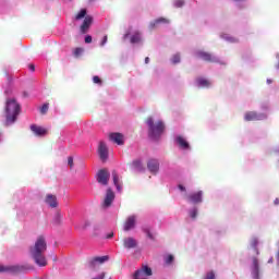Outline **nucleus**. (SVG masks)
<instances>
[{
    "instance_id": "ea45409f",
    "label": "nucleus",
    "mask_w": 279,
    "mask_h": 279,
    "mask_svg": "<svg viewBox=\"0 0 279 279\" xmlns=\"http://www.w3.org/2000/svg\"><path fill=\"white\" fill-rule=\"evenodd\" d=\"M112 236H114V232H110L109 234H107V239H112Z\"/></svg>"
},
{
    "instance_id": "aec40b11",
    "label": "nucleus",
    "mask_w": 279,
    "mask_h": 279,
    "mask_svg": "<svg viewBox=\"0 0 279 279\" xmlns=\"http://www.w3.org/2000/svg\"><path fill=\"white\" fill-rule=\"evenodd\" d=\"M177 143L182 149H189L190 147L189 142H186V140H184V137L181 135L177 136Z\"/></svg>"
},
{
    "instance_id": "412c9836",
    "label": "nucleus",
    "mask_w": 279,
    "mask_h": 279,
    "mask_svg": "<svg viewBox=\"0 0 279 279\" xmlns=\"http://www.w3.org/2000/svg\"><path fill=\"white\" fill-rule=\"evenodd\" d=\"M253 277L255 279H258V274H259V266H258V258L254 257L253 258Z\"/></svg>"
},
{
    "instance_id": "c9c22d12",
    "label": "nucleus",
    "mask_w": 279,
    "mask_h": 279,
    "mask_svg": "<svg viewBox=\"0 0 279 279\" xmlns=\"http://www.w3.org/2000/svg\"><path fill=\"white\" fill-rule=\"evenodd\" d=\"M205 279H215V272L214 271L208 272Z\"/></svg>"
},
{
    "instance_id": "f257e3e1",
    "label": "nucleus",
    "mask_w": 279,
    "mask_h": 279,
    "mask_svg": "<svg viewBox=\"0 0 279 279\" xmlns=\"http://www.w3.org/2000/svg\"><path fill=\"white\" fill-rule=\"evenodd\" d=\"M29 252L36 265L39 267H47V258L45 257V252H47V240H45L44 235L37 238L34 246H31Z\"/></svg>"
},
{
    "instance_id": "4be33fe9",
    "label": "nucleus",
    "mask_w": 279,
    "mask_h": 279,
    "mask_svg": "<svg viewBox=\"0 0 279 279\" xmlns=\"http://www.w3.org/2000/svg\"><path fill=\"white\" fill-rule=\"evenodd\" d=\"M197 82V85L201 87V88H208V86H210V81L206 80V78H197L196 80Z\"/></svg>"
},
{
    "instance_id": "a878e982",
    "label": "nucleus",
    "mask_w": 279,
    "mask_h": 279,
    "mask_svg": "<svg viewBox=\"0 0 279 279\" xmlns=\"http://www.w3.org/2000/svg\"><path fill=\"white\" fill-rule=\"evenodd\" d=\"M140 271H142V274H144V276H151V274H153L149 266H143V268Z\"/></svg>"
},
{
    "instance_id": "49530a36",
    "label": "nucleus",
    "mask_w": 279,
    "mask_h": 279,
    "mask_svg": "<svg viewBox=\"0 0 279 279\" xmlns=\"http://www.w3.org/2000/svg\"><path fill=\"white\" fill-rule=\"evenodd\" d=\"M24 96H25V97H27V94H26V93H24Z\"/></svg>"
},
{
    "instance_id": "4468645a",
    "label": "nucleus",
    "mask_w": 279,
    "mask_h": 279,
    "mask_svg": "<svg viewBox=\"0 0 279 279\" xmlns=\"http://www.w3.org/2000/svg\"><path fill=\"white\" fill-rule=\"evenodd\" d=\"M202 195H204L202 191L192 193L187 196V202H190L191 204H201Z\"/></svg>"
},
{
    "instance_id": "c03bdc74",
    "label": "nucleus",
    "mask_w": 279,
    "mask_h": 279,
    "mask_svg": "<svg viewBox=\"0 0 279 279\" xmlns=\"http://www.w3.org/2000/svg\"><path fill=\"white\" fill-rule=\"evenodd\" d=\"M130 36V33H126L125 35H124V38H128Z\"/></svg>"
},
{
    "instance_id": "20e7f679",
    "label": "nucleus",
    "mask_w": 279,
    "mask_h": 279,
    "mask_svg": "<svg viewBox=\"0 0 279 279\" xmlns=\"http://www.w3.org/2000/svg\"><path fill=\"white\" fill-rule=\"evenodd\" d=\"M84 19L80 29L81 33L86 34L90 26L93 25V17L88 15V11L86 9H81L80 12L75 15V21H82Z\"/></svg>"
},
{
    "instance_id": "a19ab883",
    "label": "nucleus",
    "mask_w": 279,
    "mask_h": 279,
    "mask_svg": "<svg viewBox=\"0 0 279 279\" xmlns=\"http://www.w3.org/2000/svg\"><path fill=\"white\" fill-rule=\"evenodd\" d=\"M181 191H186V187H184V185H182V184H179V186H178Z\"/></svg>"
},
{
    "instance_id": "7ed1b4c3",
    "label": "nucleus",
    "mask_w": 279,
    "mask_h": 279,
    "mask_svg": "<svg viewBox=\"0 0 279 279\" xmlns=\"http://www.w3.org/2000/svg\"><path fill=\"white\" fill-rule=\"evenodd\" d=\"M146 124L148 125V136L154 141H158L161 134H165V122L161 120L155 122L154 118L149 117L146 119Z\"/></svg>"
},
{
    "instance_id": "6ab92c4d",
    "label": "nucleus",
    "mask_w": 279,
    "mask_h": 279,
    "mask_svg": "<svg viewBox=\"0 0 279 279\" xmlns=\"http://www.w3.org/2000/svg\"><path fill=\"white\" fill-rule=\"evenodd\" d=\"M46 204H48L51 208H58V197L52 194H48L46 196Z\"/></svg>"
},
{
    "instance_id": "ddd939ff",
    "label": "nucleus",
    "mask_w": 279,
    "mask_h": 279,
    "mask_svg": "<svg viewBox=\"0 0 279 279\" xmlns=\"http://www.w3.org/2000/svg\"><path fill=\"white\" fill-rule=\"evenodd\" d=\"M31 131L35 134V136H47L49 131L43 126H38L36 124L31 125Z\"/></svg>"
},
{
    "instance_id": "e433bc0d",
    "label": "nucleus",
    "mask_w": 279,
    "mask_h": 279,
    "mask_svg": "<svg viewBox=\"0 0 279 279\" xmlns=\"http://www.w3.org/2000/svg\"><path fill=\"white\" fill-rule=\"evenodd\" d=\"M106 43H108V35H105V37L102 38V40L100 43V47H104V45H106Z\"/></svg>"
},
{
    "instance_id": "a211bd4d",
    "label": "nucleus",
    "mask_w": 279,
    "mask_h": 279,
    "mask_svg": "<svg viewBox=\"0 0 279 279\" xmlns=\"http://www.w3.org/2000/svg\"><path fill=\"white\" fill-rule=\"evenodd\" d=\"M136 226V216H130L124 222V231L130 232Z\"/></svg>"
},
{
    "instance_id": "5701e85b",
    "label": "nucleus",
    "mask_w": 279,
    "mask_h": 279,
    "mask_svg": "<svg viewBox=\"0 0 279 279\" xmlns=\"http://www.w3.org/2000/svg\"><path fill=\"white\" fill-rule=\"evenodd\" d=\"M160 23L168 24L169 20L165 19V17H159V19L155 20L154 22L150 23L151 29H154V27H156V25H160Z\"/></svg>"
},
{
    "instance_id": "f8f14e48",
    "label": "nucleus",
    "mask_w": 279,
    "mask_h": 279,
    "mask_svg": "<svg viewBox=\"0 0 279 279\" xmlns=\"http://www.w3.org/2000/svg\"><path fill=\"white\" fill-rule=\"evenodd\" d=\"M263 118H264V116L260 113H257L256 111H247L244 114L245 121H262Z\"/></svg>"
},
{
    "instance_id": "37998d69",
    "label": "nucleus",
    "mask_w": 279,
    "mask_h": 279,
    "mask_svg": "<svg viewBox=\"0 0 279 279\" xmlns=\"http://www.w3.org/2000/svg\"><path fill=\"white\" fill-rule=\"evenodd\" d=\"M278 204H279V199L276 198V199H275V205L278 206Z\"/></svg>"
},
{
    "instance_id": "79ce46f5",
    "label": "nucleus",
    "mask_w": 279,
    "mask_h": 279,
    "mask_svg": "<svg viewBox=\"0 0 279 279\" xmlns=\"http://www.w3.org/2000/svg\"><path fill=\"white\" fill-rule=\"evenodd\" d=\"M145 64H149V57L145 58Z\"/></svg>"
},
{
    "instance_id": "dca6fc26",
    "label": "nucleus",
    "mask_w": 279,
    "mask_h": 279,
    "mask_svg": "<svg viewBox=\"0 0 279 279\" xmlns=\"http://www.w3.org/2000/svg\"><path fill=\"white\" fill-rule=\"evenodd\" d=\"M113 184L119 193L123 191V182L119 180V173L116 170L112 171Z\"/></svg>"
},
{
    "instance_id": "1a4fd4ad",
    "label": "nucleus",
    "mask_w": 279,
    "mask_h": 279,
    "mask_svg": "<svg viewBox=\"0 0 279 279\" xmlns=\"http://www.w3.org/2000/svg\"><path fill=\"white\" fill-rule=\"evenodd\" d=\"M147 169L148 171H150V173L156 175V173H158V171L160 170V162L158 161V159H149L147 161Z\"/></svg>"
},
{
    "instance_id": "473e14b6",
    "label": "nucleus",
    "mask_w": 279,
    "mask_h": 279,
    "mask_svg": "<svg viewBox=\"0 0 279 279\" xmlns=\"http://www.w3.org/2000/svg\"><path fill=\"white\" fill-rule=\"evenodd\" d=\"M184 5V0H175L174 1V8H182Z\"/></svg>"
},
{
    "instance_id": "f704fd0d",
    "label": "nucleus",
    "mask_w": 279,
    "mask_h": 279,
    "mask_svg": "<svg viewBox=\"0 0 279 279\" xmlns=\"http://www.w3.org/2000/svg\"><path fill=\"white\" fill-rule=\"evenodd\" d=\"M68 165H69V167H70V169H73V157H68Z\"/></svg>"
},
{
    "instance_id": "72a5a7b5",
    "label": "nucleus",
    "mask_w": 279,
    "mask_h": 279,
    "mask_svg": "<svg viewBox=\"0 0 279 279\" xmlns=\"http://www.w3.org/2000/svg\"><path fill=\"white\" fill-rule=\"evenodd\" d=\"M93 82H94V84H99V85H101V78H99V76H94V77H93Z\"/></svg>"
},
{
    "instance_id": "39448f33",
    "label": "nucleus",
    "mask_w": 279,
    "mask_h": 279,
    "mask_svg": "<svg viewBox=\"0 0 279 279\" xmlns=\"http://www.w3.org/2000/svg\"><path fill=\"white\" fill-rule=\"evenodd\" d=\"M34 269L31 265L3 266L0 264V274L8 271L9 274H23Z\"/></svg>"
},
{
    "instance_id": "423d86ee",
    "label": "nucleus",
    "mask_w": 279,
    "mask_h": 279,
    "mask_svg": "<svg viewBox=\"0 0 279 279\" xmlns=\"http://www.w3.org/2000/svg\"><path fill=\"white\" fill-rule=\"evenodd\" d=\"M96 180L98 184L102 186H108V182L110 181V172L108 169H100L96 174Z\"/></svg>"
},
{
    "instance_id": "c756f323",
    "label": "nucleus",
    "mask_w": 279,
    "mask_h": 279,
    "mask_svg": "<svg viewBox=\"0 0 279 279\" xmlns=\"http://www.w3.org/2000/svg\"><path fill=\"white\" fill-rule=\"evenodd\" d=\"M133 167H135V169H142L143 162H141V160H134Z\"/></svg>"
},
{
    "instance_id": "2eb2a0df",
    "label": "nucleus",
    "mask_w": 279,
    "mask_h": 279,
    "mask_svg": "<svg viewBox=\"0 0 279 279\" xmlns=\"http://www.w3.org/2000/svg\"><path fill=\"white\" fill-rule=\"evenodd\" d=\"M109 138L117 145H125V141L123 140V134L121 133H110Z\"/></svg>"
},
{
    "instance_id": "c85d7f7f",
    "label": "nucleus",
    "mask_w": 279,
    "mask_h": 279,
    "mask_svg": "<svg viewBox=\"0 0 279 279\" xmlns=\"http://www.w3.org/2000/svg\"><path fill=\"white\" fill-rule=\"evenodd\" d=\"M48 110H49V104H44L43 107L40 108V113L47 114Z\"/></svg>"
},
{
    "instance_id": "7c9ffc66",
    "label": "nucleus",
    "mask_w": 279,
    "mask_h": 279,
    "mask_svg": "<svg viewBox=\"0 0 279 279\" xmlns=\"http://www.w3.org/2000/svg\"><path fill=\"white\" fill-rule=\"evenodd\" d=\"M191 219H197V208H194L190 211Z\"/></svg>"
},
{
    "instance_id": "6e6552de",
    "label": "nucleus",
    "mask_w": 279,
    "mask_h": 279,
    "mask_svg": "<svg viewBox=\"0 0 279 279\" xmlns=\"http://www.w3.org/2000/svg\"><path fill=\"white\" fill-rule=\"evenodd\" d=\"M98 155L102 162H106V160H108V146L106 145V142L99 143Z\"/></svg>"
},
{
    "instance_id": "f3484780",
    "label": "nucleus",
    "mask_w": 279,
    "mask_h": 279,
    "mask_svg": "<svg viewBox=\"0 0 279 279\" xmlns=\"http://www.w3.org/2000/svg\"><path fill=\"white\" fill-rule=\"evenodd\" d=\"M108 260H110V256H108V255H105L101 257H94L89 262V267H95V265H97V263H99V265H104V263H108Z\"/></svg>"
},
{
    "instance_id": "bb28decb",
    "label": "nucleus",
    "mask_w": 279,
    "mask_h": 279,
    "mask_svg": "<svg viewBox=\"0 0 279 279\" xmlns=\"http://www.w3.org/2000/svg\"><path fill=\"white\" fill-rule=\"evenodd\" d=\"M82 53H84V48H75L73 50L74 58H80V56H82Z\"/></svg>"
},
{
    "instance_id": "0eeeda50",
    "label": "nucleus",
    "mask_w": 279,
    "mask_h": 279,
    "mask_svg": "<svg viewBox=\"0 0 279 279\" xmlns=\"http://www.w3.org/2000/svg\"><path fill=\"white\" fill-rule=\"evenodd\" d=\"M196 57H198L201 60H204V62H211V63L219 62V59L213 56V53L203 51V50L196 51Z\"/></svg>"
},
{
    "instance_id": "58836bf2",
    "label": "nucleus",
    "mask_w": 279,
    "mask_h": 279,
    "mask_svg": "<svg viewBox=\"0 0 279 279\" xmlns=\"http://www.w3.org/2000/svg\"><path fill=\"white\" fill-rule=\"evenodd\" d=\"M28 69H29L31 71H33V72L36 71V66H35L34 64H29V65H28Z\"/></svg>"
},
{
    "instance_id": "9d476101",
    "label": "nucleus",
    "mask_w": 279,
    "mask_h": 279,
    "mask_svg": "<svg viewBox=\"0 0 279 279\" xmlns=\"http://www.w3.org/2000/svg\"><path fill=\"white\" fill-rule=\"evenodd\" d=\"M113 202H114V192H112V189L109 187L107 190L102 206L105 208H110V206H112Z\"/></svg>"
},
{
    "instance_id": "393cba45",
    "label": "nucleus",
    "mask_w": 279,
    "mask_h": 279,
    "mask_svg": "<svg viewBox=\"0 0 279 279\" xmlns=\"http://www.w3.org/2000/svg\"><path fill=\"white\" fill-rule=\"evenodd\" d=\"M136 43H141V34L138 32H135L132 36H131V44L132 45H136Z\"/></svg>"
},
{
    "instance_id": "4c0bfd02",
    "label": "nucleus",
    "mask_w": 279,
    "mask_h": 279,
    "mask_svg": "<svg viewBox=\"0 0 279 279\" xmlns=\"http://www.w3.org/2000/svg\"><path fill=\"white\" fill-rule=\"evenodd\" d=\"M85 43H86V44L93 43V37H92L90 35H87V36L85 37Z\"/></svg>"
},
{
    "instance_id": "9b49d317",
    "label": "nucleus",
    "mask_w": 279,
    "mask_h": 279,
    "mask_svg": "<svg viewBox=\"0 0 279 279\" xmlns=\"http://www.w3.org/2000/svg\"><path fill=\"white\" fill-rule=\"evenodd\" d=\"M123 247L126 250H134L138 247V241L134 238H124L123 239Z\"/></svg>"
},
{
    "instance_id": "f03ea898",
    "label": "nucleus",
    "mask_w": 279,
    "mask_h": 279,
    "mask_svg": "<svg viewBox=\"0 0 279 279\" xmlns=\"http://www.w3.org/2000/svg\"><path fill=\"white\" fill-rule=\"evenodd\" d=\"M5 122L4 125H12V123H16V119L19 114H21V105L14 98L7 99L5 102Z\"/></svg>"
},
{
    "instance_id": "a18cd8bd",
    "label": "nucleus",
    "mask_w": 279,
    "mask_h": 279,
    "mask_svg": "<svg viewBox=\"0 0 279 279\" xmlns=\"http://www.w3.org/2000/svg\"><path fill=\"white\" fill-rule=\"evenodd\" d=\"M278 264H279V253H278V257H277Z\"/></svg>"
},
{
    "instance_id": "cd10ccee",
    "label": "nucleus",
    "mask_w": 279,
    "mask_h": 279,
    "mask_svg": "<svg viewBox=\"0 0 279 279\" xmlns=\"http://www.w3.org/2000/svg\"><path fill=\"white\" fill-rule=\"evenodd\" d=\"M180 61H181L180 53H175L174 56H172V59H171L172 64H180Z\"/></svg>"
},
{
    "instance_id": "b1692460",
    "label": "nucleus",
    "mask_w": 279,
    "mask_h": 279,
    "mask_svg": "<svg viewBox=\"0 0 279 279\" xmlns=\"http://www.w3.org/2000/svg\"><path fill=\"white\" fill-rule=\"evenodd\" d=\"M142 230L143 233L150 239V241H156V238L154 236V233H151V229L149 227H144Z\"/></svg>"
},
{
    "instance_id": "2f4dec72",
    "label": "nucleus",
    "mask_w": 279,
    "mask_h": 279,
    "mask_svg": "<svg viewBox=\"0 0 279 279\" xmlns=\"http://www.w3.org/2000/svg\"><path fill=\"white\" fill-rule=\"evenodd\" d=\"M173 260H174L173 255H168L166 257V265H171V263H173Z\"/></svg>"
}]
</instances>
